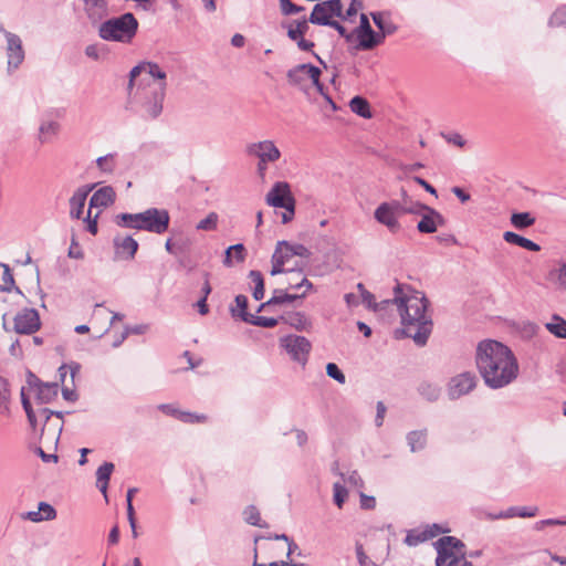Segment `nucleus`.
<instances>
[{"mask_svg":"<svg viewBox=\"0 0 566 566\" xmlns=\"http://www.w3.org/2000/svg\"><path fill=\"white\" fill-rule=\"evenodd\" d=\"M476 366L492 389L510 385L518 375V364L512 350L496 340H483L476 348Z\"/></svg>","mask_w":566,"mask_h":566,"instance_id":"1","label":"nucleus"},{"mask_svg":"<svg viewBox=\"0 0 566 566\" xmlns=\"http://www.w3.org/2000/svg\"><path fill=\"white\" fill-rule=\"evenodd\" d=\"M394 291L395 298L386 303L394 302L398 305L405 335L412 338L418 346H424L432 331V321L427 314L429 301L419 291L409 290L403 294L400 284Z\"/></svg>","mask_w":566,"mask_h":566,"instance_id":"2","label":"nucleus"},{"mask_svg":"<svg viewBox=\"0 0 566 566\" xmlns=\"http://www.w3.org/2000/svg\"><path fill=\"white\" fill-rule=\"evenodd\" d=\"M167 83H147L137 85L135 92L130 91L132 105L135 113L146 119L154 120L164 109Z\"/></svg>","mask_w":566,"mask_h":566,"instance_id":"3","label":"nucleus"},{"mask_svg":"<svg viewBox=\"0 0 566 566\" xmlns=\"http://www.w3.org/2000/svg\"><path fill=\"white\" fill-rule=\"evenodd\" d=\"M170 217L167 210L149 208L138 213H118L115 223L120 228L144 230L161 234L168 230Z\"/></svg>","mask_w":566,"mask_h":566,"instance_id":"4","label":"nucleus"},{"mask_svg":"<svg viewBox=\"0 0 566 566\" xmlns=\"http://www.w3.org/2000/svg\"><path fill=\"white\" fill-rule=\"evenodd\" d=\"M138 21L130 12L111 18L98 27V36L108 42L129 44L138 31Z\"/></svg>","mask_w":566,"mask_h":566,"instance_id":"5","label":"nucleus"},{"mask_svg":"<svg viewBox=\"0 0 566 566\" xmlns=\"http://www.w3.org/2000/svg\"><path fill=\"white\" fill-rule=\"evenodd\" d=\"M63 416L62 411H52L44 407L38 409V418L44 420L40 442L45 447L56 448L63 429Z\"/></svg>","mask_w":566,"mask_h":566,"instance_id":"6","label":"nucleus"},{"mask_svg":"<svg viewBox=\"0 0 566 566\" xmlns=\"http://www.w3.org/2000/svg\"><path fill=\"white\" fill-rule=\"evenodd\" d=\"M434 546L438 553L436 566H458L464 560V544L453 536L439 538Z\"/></svg>","mask_w":566,"mask_h":566,"instance_id":"7","label":"nucleus"},{"mask_svg":"<svg viewBox=\"0 0 566 566\" xmlns=\"http://www.w3.org/2000/svg\"><path fill=\"white\" fill-rule=\"evenodd\" d=\"M4 331H13L20 335H33L41 328L40 314L35 308L24 307L13 316L12 329L7 326V313L2 315Z\"/></svg>","mask_w":566,"mask_h":566,"instance_id":"8","label":"nucleus"},{"mask_svg":"<svg viewBox=\"0 0 566 566\" xmlns=\"http://www.w3.org/2000/svg\"><path fill=\"white\" fill-rule=\"evenodd\" d=\"M166 72L158 64L144 62L134 66L129 72L128 88L133 90L134 85H147V83H166Z\"/></svg>","mask_w":566,"mask_h":566,"instance_id":"9","label":"nucleus"},{"mask_svg":"<svg viewBox=\"0 0 566 566\" xmlns=\"http://www.w3.org/2000/svg\"><path fill=\"white\" fill-rule=\"evenodd\" d=\"M401 210L399 200L385 201L375 209L374 218L379 224L386 227L390 233L396 234L401 230L399 221Z\"/></svg>","mask_w":566,"mask_h":566,"instance_id":"10","label":"nucleus"},{"mask_svg":"<svg viewBox=\"0 0 566 566\" xmlns=\"http://www.w3.org/2000/svg\"><path fill=\"white\" fill-rule=\"evenodd\" d=\"M280 346L284 348L290 358L304 366L312 349L311 342L300 335L290 334L280 338Z\"/></svg>","mask_w":566,"mask_h":566,"instance_id":"11","label":"nucleus"},{"mask_svg":"<svg viewBox=\"0 0 566 566\" xmlns=\"http://www.w3.org/2000/svg\"><path fill=\"white\" fill-rule=\"evenodd\" d=\"M334 17H343L342 1L326 0L314 6L310 15V22L318 25H327L333 21Z\"/></svg>","mask_w":566,"mask_h":566,"instance_id":"12","label":"nucleus"},{"mask_svg":"<svg viewBox=\"0 0 566 566\" xmlns=\"http://www.w3.org/2000/svg\"><path fill=\"white\" fill-rule=\"evenodd\" d=\"M355 32L358 39L356 50H373L384 42V34H379L371 29L369 20L364 13L360 15V24Z\"/></svg>","mask_w":566,"mask_h":566,"instance_id":"13","label":"nucleus"},{"mask_svg":"<svg viewBox=\"0 0 566 566\" xmlns=\"http://www.w3.org/2000/svg\"><path fill=\"white\" fill-rule=\"evenodd\" d=\"M476 386V376L473 373L464 371L453 376L448 382V396L455 400L471 392Z\"/></svg>","mask_w":566,"mask_h":566,"instance_id":"14","label":"nucleus"},{"mask_svg":"<svg viewBox=\"0 0 566 566\" xmlns=\"http://www.w3.org/2000/svg\"><path fill=\"white\" fill-rule=\"evenodd\" d=\"M247 154L261 161L273 164L281 158V151L272 140H262L247 146Z\"/></svg>","mask_w":566,"mask_h":566,"instance_id":"15","label":"nucleus"},{"mask_svg":"<svg viewBox=\"0 0 566 566\" xmlns=\"http://www.w3.org/2000/svg\"><path fill=\"white\" fill-rule=\"evenodd\" d=\"M289 83L300 85L307 78L313 81V84L322 91L319 83L321 70L312 64H300L287 71Z\"/></svg>","mask_w":566,"mask_h":566,"instance_id":"16","label":"nucleus"},{"mask_svg":"<svg viewBox=\"0 0 566 566\" xmlns=\"http://www.w3.org/2000/svg\"><path fill=\"white\" fill-rule=\"evenodd\" d=\"M295 203L290 185L285 181H277L265 196V202L274 208L286 207L287 203Z\"/></svg>","mask_w":566,"mask_h":566,"instance_id":"17","label":"nucleus"},{"mask_svg":"<svg viewBox=\"0 0 566 566\" xmlns=\"http://www.w3.org/2000/svg\"><path fill=\"white\" fill-rule=\"evenodd\" d=\"M7 40V57H8V70H15L24 60V50L22 46V40L19 35L12 32H6Z\"/></svg>","mask_w":566,"mask_h":566,"instance_id":"18","label":"nucleus"},{"mask_svg":"<svg viewBox=\"0 0 566 566\" xmlns=\"http://www.w3.org/2000/svg\"><path fill=\"white\" fill-rule=\"evenodd\" d=\"M113 247L116 259L130 261L136 255L138 242L132 235L117 233L113 238Z\"/></svg>","mask_w":566,"mask_h":566,"instance_id":"19","label":"nucleus"},{"mask_svg":"<svg viewBox=\"0 0 566 566\" xmlns=\"http://www.w3.org/2000/svg\"><path fill=\"white\" fill-rule=\"evenodd\" d=\"M95 185H85L78 187L71 196L70 203V216L73 219H81L85 202L90 192L94 189Z\"/></svg>","mask_w":566,"mask_h":566,"instance_id":"20","label":"nucleus"},{"mask_svg":"<svg viewBox=\"0 0 566 566\" xmlns=\"http://www.w3.org/2000/svg\"><path fill=\"white\" fill-rule=\"evenodd\" d=\"M444 222L443 216L430 207L421 214V220L418 222L417 229L421 233H433L437 231V228L443 226Z\"/></svg>","mask_w":566,"mask_h":566,"instance_id":"21","label":"nucleus"},{"mask_svg":"<svg viewBox=\"0 0 566 566\" xmlns=\"http://www.w3.org/2000/svg\"><path fill=\"white\" fill-rule=\"evenodd\" d=\"M115 196L113 187L105 186L99 188L90 199V209L108 207L115 201Z\"/></svg>","mask_w":566,"mask_h":566,"instance_id":"22","label":"nucleus"},{"mask_svg":"<svg viewBox=\"0 0 566 566\" xmlns=\"http://www.w3.org/2000/svg\"><path fill=\"white\" fill-rule=\"evenodd\" d=\"M55 517V509L46 502H40L38 511H30L22 515V518L29 520L34 523H39L42 521H52Z\"/></svg>","mask_w":566,"mask_h":566,"instance_id":"23","label":"nucleus"},{"mask_svg":"<svg viewBox=\"0 0 566 566\" xmlns=\"http://www.w3.org/2000/svg\"><path fill=\"white\" fill-rule=\"evenodd\" d=\"M306 295V291L302 292L301 294L294 293H287L285 290L276 289L273 292L272 297L266 302L260 305L259 311H261L263 307L269 305H279L284 303H292L296 300L304 298Z\"/></svg>","mask_w":566,"mask_h":566,"instance_id":"24","label":"nucleus"},{"mask_svg":"<svg viewBox=\"0 0 566 566\" xmlns=\"http://www.w3.org/2000/svg\"><path fill=\"white\" fill-rule=\"evenodd\" d=\"M114 463L104 462L96 471V486L107 500V488L111 475L114 471Z\"/></svg>","mask_w":566,"mask_h":566,"instance_id":"25","label":"nucleus"},{"mask_svg":"<svg viewBox=\"0 0 566 566\" xmlns=\"http://www.w3.org/2000/svg\"><path fill=\"white\" fill-rule=\"evenodd\" d=\"M247 250L242 243L230 245L224 252L223 264L224 266L231 268L234 262L241 263L245 260Z\"/></svg>","mask_w":566,"mask_h":566,"instance_id":"26","label":"nucleus"},{"mask_svg":"<svg viewBox=\"0 0 566 566\" xmlns=\"http://www.w3.org/2000/svg\"><path fill=\"white\" fill-rule=\"evenodd\" d=\"M503 239L507 243L518 245L523 249H526V250H530L533 252H537L541 250V247L537 243H535L532 240L524 238L515 232H512V231L504 232Z\"/></svg>","mask_w":566,"mask_h":566,"instance_id":"27","label":"nucleus"},{"mask_svg":"<svg viewBox=\"0 0 566 566\" xmlns=\"http://www.w3.org/2000/svg\"><path fill=\"white\" fill-rule=\"evenodd\" d=\"M545 328L557 338L566 339V319L554 314L549 322L545 324Z\"/></svg>","mask_w":566,"mask_h":566,"instance_id":"28","label":"nucleus"},{"mask_svg":"<svg viewBox=\"0 0 566 566\" xmlns=\"http://www.w3.org/2000/svg\"><path fill=\"white\" fill-rule=\"evenodd\" d=\"M60 130V124L54 120L42 122L39 127V142L45 144L56 136Z\"/></svg>","mask_w":566,"mask_h":566,"instance_id":"29","label":"nucleus"},{"mask_svg":"<svg viewBox=\"0 0 566 566\" xmlns=\"http://www.w3.org/2000/svg\"><path fill=\"white\" fill-rule=\"evenodd\" d=\"M349 108L363 118H371L373 116L368 101L361 96L353 97L349 102Z\"/></svg>","mask_w":566,"mask_h":566,"instance_id":"30","label":"nucleus"},{"mask_svg":"<svg viewBox=\"0 0 566 566\" xmlns=\"http://www.w3.org/2000/svg\"><path fill=\"white\" fill-rule=\"evenodd\" d=\"M407 442L411 452L422 450L427 444V430H416L407 434Z\"/></svg>","mask_w":566,"mask_h":566,"instance_id":"31","label":"nucleus"},{"mask_svg":"<svg viewBox=\"0 0 566 566\" xmlns=\"http://www.w3.org/2000/svg\"><path fill=\"white\" fill-rule=\"evenodd\" d=\"M0 266L3 268V285H0V292H11L14 291L19 296L24 297L21 290L15 285L13 275L8 264L0 263Z\"/></svg>","mask_w":566,"mask_h":566,"instance_id":"32","label":"nucleus"},{"mask_svg":"<svg viewBox=\"0 0 566 566\" xmlns=\"http://www.w3.org/2000/svg\"><path fill=\"white\" fill-rule=\"evenodd\" d=\"M59 387L56 384H41L36 388V399L41 405L50 402L56 397Z\"/></svg>","mask_w":566,"mask_h":566,"instance_id":"33","label":"nucleus"},{"mask_svg":"<svg viewBox=\"0 0 566 566\" xmlns=\"http://www.w3.org/2000/svg\"><path fill=\"white\" fill-rule=\"evenodd\" d=\"M296 270L302 271V266L298 264H295ZM287 283V290H300L302 287H305V291H310L313 289V284L311 281H308L302 273L300 276L297 275H290L286 280Z\"/></svg>","mask_w":566,"mask_h":566,"instance_id":"34","label":"nucleus"},{"mask_svg":"<svg viewBox=\"0 0 566 566\" xmlns=\"http://www.w3.org/2000/svg\"><path fill=\"white\" fill-rule=\"evenodd\" d=\"M281 273L300 276L301 270H296L295 268L286 269L285 265L282 263V256L280 255V253H273L271 275H277Z\"/></svg>","mask_w":566,"mask_h":566,"instance_id":"35","label":"nucleus"},{"mask_svg":"<svg viewBox=\"0 0 566 566\" xmlns=\"http://www.w3.org/2000/svg\"><path fill=\"white\" fill-rule=\"evenodd\" d=\"M249 279L251 283L254 284V289L252 292L253 297L256 301H260L264 296V280L260 271L252 270L249 272Z\"/></svg>","mask_w":566,"mask_h":566,"instance_id":"36","label":"nucleus"},{"mask_svg":"<svg viewBox=\"0 0 566 566\" xmlns=\"http://www.w3.org/2000/svg\"><path fill=\"white\" fill-rule=\"evenodd\" d=\"M400 207L402 208L401 216H403V214L421 216L423 212L427 211L428 208H430L429 206H427L424 203H421L419 201H412L411 199L410 200L405 199L403 202H400Z\"/></svg>","mask_w":566,"mask_h":566,"instance_id":"37","label":"nucleus"},{"mask_svg":"<svg viewBox=\"0 0 566 566\" xmlns=\"http://www.w3.org/2000/svg\"><path fill=\"white\" fill-rule=\"evenodd\" d=\"M511 223L516 229H525L535 223V218L530 212H515L511 216Z\"/></svg>","mask_w":566,"mask_h":566,"instance_id":"38","label":"nucleus"},{"mask_svg":"<svg viewBox=\"0 0 566 566\" xmlns=\"http://www.w3.org/2000/svg\"><path fill=\"white\" fill-rule=\"evenodd\" d=\"M285 321L297 331H307L311 327L310 319L300 312L287 315Z\"/></svg>","mask_w":566,"mask_h":566,"instance_id":"39","label":"nucleus"},{"mask_svg":"<svg viewBox=\"0 0 566 566\" xmlns=\"http://www.w3.org/2000/svg\"><path fill=\"white\" fill-rule=\"evenodd\" d=\"M235 307H231V314L233 317H240L243 321V317L251 315L247 312L248 308V297L245 295H237L235 296Z\"/></svg>","mask_w":566,"mask_h":566,"instance_id":"40","label":"nucleus"},{"mask_svg":"<svg viewBox=\"0 0 566 566\" xmlns=\"http://www.w3.org/2000/svg\"><path fill=\"white\" fill-rule=\"evenodd\" d=\"M418 391L428 401H436L440 396V388L430 382L420 384Z\"/></svg>","mask_w":566,"mask_h":566,"instance_id":"41","label":"nucleus"},{"mask_svg":"<svg viewBox=\"0 0 566 566\" xmlns=\"http://www.w3.org/2000/svg\"><path fill=\"white\" fill-rule=\"evenodd\" d=\"M243 322L250 323L255 326L272 328L277 325V319L274 317L249 315L243 317Z\"/></svg>","mask_w":566,"mask_h":566,"instance_id":"42","label":"nucleus"},{"mask_svg":"<svg viewBox=\"0 0 566 566\" xmlns=\"http://www.w3.org/2000/svg\"><path fill=\"white\" fill-rule=\"evenodd\" d=\"M426 541H428V535H427L426 528L424 530H411L407 533L406 538H405V543L408 546H417L420 543H423Z\"/></svg>","mask_w":566,"mask_h":566,"instance_id":"43","label":"nucleus"},{"mask_svg":"<svg viewBox=\"0 0 566 566\" xmlns=\"http://www.w3.org/2000/svg\"><path fill=\"white\" fill-rule=\"evenodd\" d=\"M244 521L253 526L265 527V524L261 523L260 512L254 505L245 507L243 511Z\"/></svg>","mask_w":566,"mask_h":566,"instance_id":"44","label":"nucleus"},{"mask_svg":"<svg viewBox=\"0 0 566 566\" xmlns=\"http://www.w3.org/2000/svg\"><path fill=\"white\" fill-rule=\"evenodd\" d=\"M96 166L103 172L112 174L115 170V155L107 154L96 159Z\"/></svg>","mask_w":566,"mask_h":566,"instance_id":"45","label":"nucleus"},{"mask_svg":"<svg viewBox=\"0 0 566 566\" xmlns=\"http://www.w3.org/2000/svg\"><path fill=\"white\" fill-rule=\"evenodd\" d=\"M374 23L376 27L381 31L380 34H384V38L386 34H392L397 28L392 23H386L382 19V14L380 12L371 13Z\"/></svg>","mask_w":566,"mask_h":566,"instance_id":"46","label":"nucleus"},{"mask_svg":"<svg viewBox=\"0 0 566 566\" xmlns=\"http://www.w3.org/2000/svg\"><path fill=\"white\" fill-rule=\"evenodd\" d=\"M9 396L8 381L3 377H0V413L8 410Z\"/></svg>","mask_w":566,"mask_h":566,"instance_id":"47","label":"nucleus"},{"mask_svg":"<svg viewBox=\"0 0 566 566\" xmlns=\"http://www.w3.org/2000/svg\"><path fill=\"white\" fill-rule=\"evenodd\" d=\"M218 223V214L216 212H210L205 219L200 220L197 224L198 230H214Z\"/></svg>","mask_w":566,"mask_h":566,"instance_id":"48","label":"nucleus"},{"mask_svg":"<svg viewBox=\"0 0 566 566\" xmlns=\"http://www.w3.org/2000/svg\"><path fill=\"white\" fill-rule=\"evenodd\" d=\"M333 492H334V502L340 509L347 499L348 492H347L346 488L344 485H342L339 482L334 483Z\"/></svg>","mask_w":566,"mask_h":566,"instance_id":"49","label":"nucleus"},{"mask_svg":"<svg viewBox=\"0 0 566 566\" xmlns=\"http://www.w3.org/2000/svg\"><path fill=\"white\" fill-rule=\"evenodd\" d=\"M21 400H22L23 409H24V411H25V413L28 416V420H29L30 424L34 428L35 424H36V420H38V411L35 412L32 409L31 402L25 397L23 390L21 391Z\"/></svg>","mask_w":566,"mask_h":566,"instance_id":"50","label":"nucleus"},{"mask_svg":"<svg viewBox=\"0 0 566 566\" xmlns=\"http://www.w3.org/2000/svg\"><path fill=\"white\" fill-rule=\"evenodd\" d=\"M274 253H280V255L282 256V263L284 265H286L293 258L292 249L290 248V243H287L286 241L279 242Z\"/></svg>","mask_w":566,"mask_h":566,"instance_id":"51","label":"nucleus"},{"mask_svg":"<svg viewBox=\"0 0 566 566\" xmlns=\"http://www.w3.org/2000/svg\"><path fill=\"white\" fill-rule=\"evenodd\" d=\"M566 24V6L559 7L551 17L549 25L563 27Z\"/></svg>","mask_w":566,"mask_h":566,"instance_id":"52","label":"nucleus"},{"mask_svg":"<svg viewBox=\"0 0 566 566\" xmlns=\"http://www.w3.org/2000/svg\"><path fill=\"white\" fill-rule=\"evenodd\" d=\"M326 374L328 377L335 379L339 384H345V381H346L345 375L338 368V366L334 363H328L326 365Z\"/></svg>","mask_w":566,"mask_h":566,"instance_id":"53","label":"nucleus"},{"mask_svg":"<svg viewBox=\"0 0 566 566\" xmlns=\"http://www.w3.org/2000/svg\"><path fill=\"white\" fill-rule=\"evenodd\" d=\"M84 2L90 13H99L107 7V0H84Z\"/></svg>","mask_w":566,"mask_h":566,"instance_id":"54","label":"nucleus"},{"mask_svg":"<svg viewBox=\"0 0 566 566\" xmlns=\"http://www.w3.org/2000/svg\"><path fill=\"white\" fill-rule=\"evenodd\" d=\"M280 8L283 14L291 15L303 11V7L294 4L291 0H279Z\"/></svg>","mask_w":566,"mask_h":566,"instance_id":"55","label":"nucleus"},{"mask_svg":"<svg viewBox=\"0 0 566 566\" xmlns=\"http://www.w3.org/2000/svg\"><path fill=\"white\" fill-rule=\"evenodd\" d=\"M178 419L186 423L205 422L207 417L205 415H197L187 411L178 412Z\"/></svg>","mask_w":566,"mask_h":566,"instance_id":"56","label":"nucleus"},{"mask_svg":"<svg viewBox=\"0 0 566 566\" xmlns=\"http://www.w3.org/2000/svg\"><path fill=\"white\" fill-rule=\"evenodd\" d=\"M356 555L360 566H375V563L365 554L364 547L359 543L356 544Z\"/></svg>","mask_w":566,"mask_h":566,"instance_id":"57","label":"nucleus"},{"mask_svg":"<svg viewBox=\"0 0 566 566\" xmlns=\"http://www.w3.org/2000/svg\"><path fill=\"white\" fill-rule=\"evenodd\" d=\"M518 512H520L518 507L512 506V507L507 509L506 511H502L497 514H489V517L491 520L512 518V517L518 516Z\"/></svg>","mask_w":566,"mask_h":566,"instance_id":"58","label":"nucleus"},{"mask_svg":"<svg viewBox=\"0 0 566 566\" xmlns=\"http://www.w3.org/2000/svg\"><path fill=\"white\" fill-rule=\"evenodd\" d=\"M556 283L559 289L566 291V262L556 270Z\"/></svg>","mask_w":566,"mask_h":566,"instance_id":"59","label":"nucleus"},{"mask_svg":"<svg viewBox=\"0 0 566 566\" xmlns=\"http://www.w3.org/2000/svg\"><path fill=\"white\" fill-rule=\"evenodd\" d=\"M69 258L81 260L84 258V253L77 242L73 239L67 253Z\"/></svg>","mask_w":566,"mask_h":566,"instance_id":"60","label":"nucleus"},{"mask_svg":"<svg viewBox=\"0 0 566 566\" xmlns=\"http://www.w3.org/2000/svg\"><path fill=\"white\" fill-rule=\"evenodd\" d=\"M293 256L308 258L311 255L310 250L303 244H290Z\"/></svg>","mask_w":566,"mask_h":566,"instance_id":"61","label":"nucleus"},{"mask_svg":"<svg viewBox=\"0 0 566 566\" xmlns=\"http://www.w3.org/2000/svg\"><path fill=\"white\" fill-rule=\"evenodd\" d=\"M66 369H70L71 377H72V379H74L75 375L80 373L81 366L77 363H72L70 365L61 366L59 370H60V375H61L62 379H64V377H65Z\"/></svg>","mask_w":566,"mask_h":566,"instance_id":"62","label":"nucleus"},{"mask_svg":"<svg viewBox=\"0 0 566 566\" xmlns=\"http://www.w3.org/2000/svg\"><path fill=\"white\" fill-rule=\"evenodd\" d=\"M376 409H377V413H376V418H375V423L377 427H380V426H382L387 408L382 401H378Z\"/></svg>","mask_w":566,"mask_h":566,"instance_id":"63","label":"nucleus"},{"mask_svg":"<svg viewBox=\"0 0 566 566\" xmlns=\"http://www.w3.org/2000/svg\"><path fill=\"white\" fill-rule=\"evenodd\" d=\"M283 209L285 211L282 213V222L289 223L294 218L295 203H291V201H290L286 207H283Z\"/></svg>","mask_w":566,"mask_h":566,"instance_id":"64","label":"nucleus"}]
</instances>
